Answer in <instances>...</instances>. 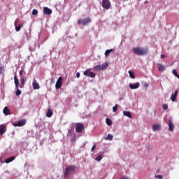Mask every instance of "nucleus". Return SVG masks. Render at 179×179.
Masks as SVG:
<instances>
[{"label": "nucleus", "instance_id": "1", "mask_svg": "<svg viewBox=\"0 0 179 179\" xmlns=\"http://www.w3.org/2000/svg\"><path fill=\"white\" fill-rule=\"evenodd\" d=\"M132 51L136 55H147L148 52H149V49L145 48H134Z\"/></svg>", "mask_w": 179, "mask_h": 179}, {"label": "nucleus", "instance_id": "2", "mask_svg": "<svg viewBox=\"0 0 179 179\" xmlns=\"http://www.w3.org/2000/svg\"><path fill=\"white\" fill-rule=\"evenodd\" d=\"M76 169V166H69L67 168H66L65 171L64 173V177H69V174H72V173H75Z\"/></svg>", "mask_w": 179, "mask_h": 179}, {"label": "nucleus", "instance_id": "3", "mask_svg": "<svg viewBox=\"0 0 179 179\" xmlns=\"http://www.w3.org/2000/svg\"><path fill=\"white\" fill-rule=\"evenodd\" d=\"M14 83L15 85V89H16V96H20L22 94V91L19 90V78H17V76L16 75L14 76Z\"/></svg>", "mask_w": 179, "mask_h": 179}, {"label": "nucleus", "instance_id": "4", "mask_svg": "<svg viewBox=\"0 0 179 179\" xmlns=\"http://www.w3.org/2000/svg\"><path fill=\"white\" fill-rule=\"evenodd\" d=\"M107 66H108V64L104 63L101 65H97V66H94L93 68V70L95 72H97V71H104V69H106V68H107Z\"/></svg>", "mask_w": 179, "mask_h": 179}, {"label": "nucleus", "instance_id": "5", "mask_svg": "<svg viewBox=\"0 0 179 179\" xmlns=\"http://www.w3.org/2000/svg\"><path fill=\"white\" fill-rule=\"evenodd\" d=\"M102 7L103 9H110L111 8L110 0H102Z\"/></svg>", "mask_w": 179, "mask_h": 179}, {"label": "nucleus", "instance_id": "6", "mask_svg": "<svg viewBox=\"0 0 179 179\" xmlns=\"http://www.w3.org/2000/svg\"><path fill=\"white\" fill-rule=\"evenodd\" d=\"M83 75L88 76V78H96V73L90 71V69H87L84 71Z\"/></svg>", "mask_w": 179, "mask_h": 179}, {"label": "nucleus", "instance_id": "7", "mask_svg": "<svg viewBox=\"0 0 179 179\" xmlns=\"http://www.w3.org/2000/svg\"><path fill=\"white\" fill-rule=\"evenodd\" d=\"M83 129H85V126L83 125V124H82V123H77L76 124V131L78 134H80V132H82L83 131Z\"/></svg>", "mask_w": 179, "mask_h": 179}, {"label": "nucleus", "instance_id": "8", "mask_svg": "<svg viewBox=\"0 0 179 179\" xmlns=\"http://www.w3.org/2000/svg\"><path fill=\"white\" fill-rule=\"evenodd\" d=\"M90 22H92L90 18H85L83 20H78V24H83V26H86V24H87V23H90Z\"/></svg>", "mask_w": 179, "mask_h": 179}, {"label": "nucleus", "instance_id": "9", "mask_svg": "<svg viewBox=\"0 0 179 179\" xmlns=\"http://www.w3.org/2000/svg\"><path fill=\"white\" fill-rule=\"evenodd\" d=\"M169 131H174V124L173 123V117H170L169 120Z\"/></svg>", "mask_w": 179, "mask_h": 179}, {"label": "nucleus", "instance_id": "10", "mask_svg": "<svg viewBox=\"0 0 179 179\" xmlns=\"http://www.w3.org/2000/svg\"><path fill=\"white\" fill-rule=\"evenodd\" d=\"M62 86V77H59L56 82L55 87L56 89H61Z\"/></svg>", "mask_w": 179, "mask_h": 179}, {"label": "nucleus", "instance_id": "11", "mask_svg": "<svg viewBox=\"0 0 179 179\" xmlns=\"http://www.w3.org/2000/svg\"><path fill=\"white\" fill-rule=\"evenodd\" d=\"M32 86H33L34 90H38V89H40V85H38V83L36 80V78L34 79V81L32 83Z\"/></svg>", "mask_w": 179, "mask_h": 179}, {"label": "nucleus", "instance_id": "12", "mask_svg": "<svg viewBox=\"0 0 179 179\" xmlns=\"http://www.w3.org/2000/svg\"><path fill=\"white\" fill-rule=\"evenodd\" d=\"M23 125H26L25 120H20L17 123L13 124L14 127H23Z\"/></svg>", "mask_w": 179, "mask_h": 179}, {"label": "nucleus", "instance_id": "13", "mask_svg": "<svg viewBox=\"0 0 179 179\" xmlns=\"http://www.w3.org/2000/svg\"><path fill=\"white\" fill-rule=\"evenodd\" d=\"M6 132V126L5 124H0V135H3Z\"/></svg>", "mask_w": 179, "mask_h": 179}, {"label": "nucleus", "instance_id": "14", "mask_svg": "<svg viewBox=\"0 0 179 179\" xmlns=\"http://www.w3.org/2000/svg\"><path fill=\"white\" fill-rule=\"evenodd\" d=\"M43 13L45 15H51V13H52V10L48 8V7H44L43 8Z\"/></svg>", "mask_w": 179, "mask_h": 179}, {"label": "nucleus", "instance_id": "15", "mask_svg": "<svg viewBox=\"0 0 179 179\" xmlns=\"http://www.w3.org/2000/svg\"><path fill=\"white\" fill-rule=\"evenodd\" d=\"M129 86L130 89L134 90L135 89H138L140 86V84H139V83H136L135 84H129Z\"/></svg>", "mask_w": 179, "mask_h": 179}, {"label": "nucleus", "instance_id": "16", "mask_svg": "<svg viewBox=\"0 0 179 179\" xmlns=\"http://www.w3.org/2000/svg\"><path fill=\"white\" fill-rule=\"evenodd\" d=\"M178 94V90H176L174 94H172L171 96V101H176V99H177V95Z\"/></svg>", "mask_w": 179, "mask_h": 179}, {"label": "nucleus", "instance_id": "17", "mask_svg": "<svg viewBox=\"0 0 179 179\" xmlns=\"http://www.w3.org/2000/svg\"><path fill=\"white\" fill-rule=\"evenodd\" d=\"M3 113L5 115H10V110H9V108H8V106H5L3 110Z\"/></svg>", "mask_w": 179, "mask_h": 179}, {"label": "nucleus", "instance_id": "18", "mask_svg": "<svg viewBox=\"0 0 179 179\" xmlns=\"http://www.w3.org/2000/svg\"><path fill=\"white\" fill-rule=\"evenodd\" d=\"M152 129L153 131H160V129H162V127L160 126V124H154L152 126Z\"/></svg>", "mask_w": 179, "mask_h": 179}, {"label": "nucleus", "instance_id": "19", "mask_svg": "<svg viewBox=\"0 0 179 179\" xmlns=\"http://www.w3.org/2000/svg\"><path fill=\"white\" fill-rule=\"evenodd\" d=\"M52 110H51V109H48L46 112V117H48V118H51V117H52Z\"/></svg>", "mask_w": 179, "mask_h": 179}, {"label": "nucleus", "instance_id": "20", "mask_svg": "<svg viewBox=\"0 0 179 179\" xmlns=\"http://www.w3.org/2000/svg\"><path fill=\"white\" fill-rule=\"evenodd\" d=\"M15 159H16V157H10L5 160V163H11Z\"/></svg>", "mask_w": 179, "mask_h": 179}, {"label": "nucleus", "instance_id": "21", "mask_svg": "<svg viewBox=\"0 0 179 179\" xmlns=\"http://www.w3.org/2000/svg\"><path fill=\"white\" fill-rule=\"evenodd\" d=\"M20 82L21 84L20 85L19 87L21 89H22V87H24V83H25L24 78H20Z\"/></svg>", "mask_w": 179, "mask_h": 179}, {"label": "nucleus", "instance_id": "22", "mask_svg": "<svg viewBox=\"0 0 179 179\" xmlns=\"http://www.w3.org/2000/svg\"><path fill=\"white\" fill-rule=\"evenodd\" d=\"M123 115L126 117H128L129 118H132V115H131V112L129 111H124Z\"/></svg>", "mask_w": 179, "mask_h": 179}, {"label": "nucleus", "instance_id": "23", "mask_svg": "<svg viewBox=\"0 0 179 179\" xmlns=\"http://www.w3.org/2000/svg\"><path fill=\"white\" fill-rule=\"evenodd\" d=\"M106 122L107 124V125H108V127H110V125H113V121L111 120V119L107 117L106 119Z\"/></svg>", "mask_w": 179, "mask_h": 179}, {"label": "nucleus", "instance_id": "24", "mask_svg": "<svg viewBox=\"0 0 179 179\" xmlns=\"http://www.w3.org/2000/svg\"><path fill=\"white\" fill-rule=\"evenodd\" d=\"M111 52H113V49L106 50L105 52L106 58H107V57H108V55H110V54H111Z\"/></svg>", "mask_w": 179, "mask_h": 179}, {"label": "nucleus", "instance_id": "25", "mask_svg": "<svg viewBox=\"0 0 179 179\" xmlns=\"http://www.w3.org/2000/svg\"><path fill=\"white\" fill-rule=\"evenodd\" d=\"M158 69L163 72V71H164V66H163V64H158Z\"/></svg>", "mask_w": 179, "mask_h": 179}, {"label": "nucleus", "instance_id": "26", "mask_svg": "<svg viewBox=\"0 0 179 179\" xmlns=\"http://www.w3.org/2000/svg\"><path fill=\"white\" fill-rule=\"evenodd\" d=\"M129 77L131 79H135V74H134V72L129 71Z\"/></svg>", "mask_w": 179, "mask_h": 179}, {"label": "nucleus", "instance_id": "27", "mask_svg": "<svg viewBox=\"0 0 179 179\" xmlns=\"http://www.w3.org/2000/svg\"><path fill=\"white\" fill-rule=\"evenodd\" d=\"M22 27H23V24H19L18 27H15L16 31H20V29H22Z\"/></svg>", "mask_w": 179, "mask_h": 179}, {"label": "nucleus", "instance_id": "28", "mask_svg": "<svg viewBox=\"0 0 179 179\" xmlns=\"http://www.w3.org/2000/svg\"><path fill=\"white\" fill-rule=\"evenodd\" d=\"M101 159H103V155H99L96 157V162H100L101 160Z\"/></svg>", "mask_w": 179, "mask_h": 179}, {"label": "nucleus", "instance_id": "29", "mask_svg": "<svg viewBox=\"0 0 179 179\" xmlns=\"http://www.w3.org/2000/svg\"><path fill=\"white\" fill-rule=\"evenodd\" d=\"M38 11L36 10V9H34L32 10V15L33 16H36V15H38Z\"/></svg>", "mask_w": 179, "mask_h": 179}, {"label": "nucleus", "instance_id": "30", "mask_svg": "<svg viewBox=\"0 0 179 179\" xmlns=\"http://www.w3.org/2000/svg\"><path fill=\"white\" fill-rule=\"evenodd\" d=\"M118 110V104H116L113 108V113H115Z\"/></svg>", "mask_w": 179, "mask_h": 179}, {"label": "nucleus", "instance_id": "31", "mask_svg": "<svg viewBox=\"0 0 179 179\" xmlns=\"http://www.w3.org/2000/svg\"><path fill=\"white\" fill-rule=\"evenodd\" d=\"M106 139H108V141H113V135L108 134V136Z\"/></svg>", "mask_w": 179, "mask_h": 179}, {"label": "nucleus", "instance_id": "32", "mask_svg": "<svg viewBox=\"0 0 179 179\" xmlns=\"http://www.w3.org/2000/svg\"><path fill=\"white\" fill-rule=\"evenodd\" d=\"M172 73L177 78L178 76V73H177V71L176 69L172 70Z\"/></svg>", "mask_w": 179, "mask_h": 179}, {"label": "nucleus", "instance_id": "33", "mask_svg": "<svg viewBox=\"0 0 179 179\" xmlns=\"http://www.w3.org/2000/svg\"><path fill=\"white\" fill-rule=\"evenodd\" d=\"M155 178H159V179H163V176H162V175H157V176H155Z\"/></svg>", "mask_w": 179, "mask_h": 179}, {"label": "nucleus", "instance_id": "34", "mask_svg": "<svg viewBox=\"0 0 179 179\" xmlns=\"http://www.w3.org/2000/svg\"><path fill=\"white\" fill-rule=\"evenodd\" d=\"M162 107L164 110H167L169 106H167V104H164Z\"/></svg>", "mask_w": 179, "mask_h": 179}, {"label": "nucleus", "instance_id": "35", "mask_svg": "<svg viewBox=\"0 0 179 179\" xmlns=\"http://www.w3.org/2000/svg\"><path fill=\"white\" fill-rule=\"evenodd\" d=\"M94 149H96V145H93L92 149H91V152H94Z\"/></svg>", "mask_w": 179, "mask_h": 179}, {"label": "nucleus", "instance_id": "36", "mask_svg": "<svg viewBox=\"0 0 179 179\" xmlns=\"http://www.w3.org/2000/svg\"><path fill=\"white\" fill-rule=\"evenodd\" d=\"M76 77L77 78H80V73H76Z\"/></svg>", "mask_w": 179, "mask_h": 179}, {"label": "nucleus", "instance_id": "37", "mask_svg": "<svg viewBox=\"0 0 179 179\" xmlns=\"http://www.w3.org/2000/svg\"><path fill=\"white\" fill-rule=\"evenodd\" d=\"M161 58H165V56H164V55H161Z\"/></svg>", "mask_w": 179, "mask_h": 179}, {"label": "nucleus", "instance_id": "38", "mask_svg": "<svg viewBox=\"0 0 179 179\" xmlns=\"http://www.w3.org/2000/svg\"><path fill=\"white\" fill-rule=\"evenodd\" d=\"M22 72H23V71H22V70L20 71V76H22Z\"/></svg>", "mask_w": 179, "mask_h": 179}, {"label": "nucleus", "instance_id": "39", "mask_svg": "<svg viewBox=\"0 0 179 179\" xmlns=\"http://www.w3.org/2000/svg\"><path fill=\"white\" fill-rule=\"evenodd\" d=\"M3 69V68L0 67V72H2V70Z\"/></svg>", "mask_w": 179, "mask_h": 179}, {"label": "nucleus", "instance_id": "40", "mask_svg": "<svg viewBox=\"0 0 179 179\" xmlns=\"http://www.w3.org/2000/svg\"><path fill=\"white\" fill-rule=\"evenodd\" d=\"M122 179H128L127 177H124L122 178Z\"/></svg>", "mask_w": 179, "mask_h": 179}, {"label": "nucleus", "instance_id": "41", "mask_svg": "<svg viewBox=\"0 0 179 179\" xmlns=\"http://www.w3.org/2000/svg\"><path fill=\"white\" fill-rule=\"evenodd\" d=\"M176 78L179 79V75H178V76H176Z\"/></svg>", "mask_w": 179, "mask_h": 179}, {"label": "nucleus", "instance_id": "42", "mask_svg": "<svg viewBox=\"0 0 179 179\" xmlns=\"http://www.w3.org/2000/svg\"><path fill=\"white\" fill-rule=\"evenodd\" d=\"M120 100H122V98H121Z\"/></svg>", "mask_w": 179, "mask_h": 179}, {"label": "nucleus", "instance_id": "43", "mask_svg": "<svg viewBox=\"0 0 179 179\" xmlns=\"http://www.w3.org/2000/svg\"><path fill=\"white\" fill-rule=\"evenodd\" d=\"M124 1H128V0H124Z\"/></svg>", "mask_w": 179, "mask_h": 179}]
</instances>
